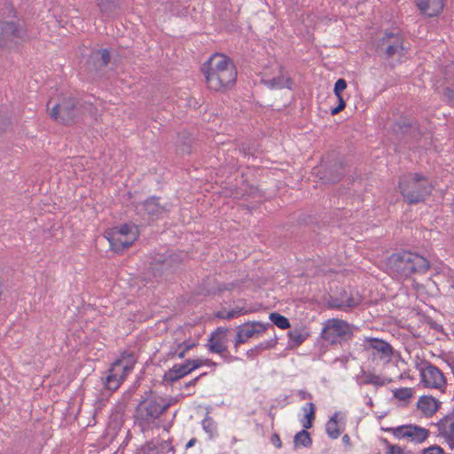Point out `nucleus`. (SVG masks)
<instances>
[{
	"mask_svg": "<svg viewBox=\"0 0 454 454\" xmlns=\"http://www.w3.org/2000/svg\"><path fill=\"white\" fill-rule=\"evenodd\" d=\"M393 434L400 439H409L411 442L421 443L429 436V431L415 425L400 426L393 429Z\"/></svg>",
	"mask_w": 454,
	"mask_h": 454,
	"instance_id": "obj_13",
	"label": "nucleus"
},
{
	"mask_svg": "<svg viewBox=\"0 0 454 454\" xmlns=\"http://www.w3.org/2000/svg\"><path fill=\"white\" fill-rule=\"evenodd\" d=\"M196 343L195 342H191V341H184L183 343H180L178 345V348H182L184 350H185L186 352L190 349H192L193 347H195Z\"/></svg>",
	"mask_w": 454,
	"mask_h": 454,
	"instance_id": "obj_37",
	"label": "nucleus"
},
{
	"mask_svg": "<svg viewBox=\"0 0 454 454\" xmlns=\"http://www.w3.org/2000/svg\"><path fill=\"white\" fill-rule=\"evenodd\" d=\"M226 333V329L218 328L215 332L211 333V336L208 339L207 344V347L210 352L222 354L227 349Z\"/></svg>",
	"mask_w": 454,
	"mask_h": 454,
	"instance_id": "obj_15",
	"label": "nucleus"
},
{
	"mask_svg": "<svg viewBox=\"0 0 454 454\" xmlns=\"http://www.w3.org/2000/svg\"><path fill=\"white\" fill-rule=\"evenodd\" d=\"M138 227L134 223H123L105 231L104 237L109 242L110 249L121 254L138 239Z\"/></svg>",
	"mask_w": 454,
	"mask_h": 454,
	"instance_id": "obj_4",
	"label": "nucleus"
},
{
	"mask_svg": "<svg viewBox=\"0 0 454 454\" xmlns=\"http://www.w3.org/2000/svg\"><path fill=\"white\" fill-rule=\"evenodd\" d=\"M255 311H256V309H253V308H248V309H246V308H236L235 309H232L231 311L226 312V313H219L218 317H221V318H223V319L230 320V319L238 317H239L241 315L250 314V313H254Z\"/></svg>",
	"mask_w": 454,
	"mask_h": 454,
	"instance_id": "obj_25",
	"label": "nucleus"
},
{
	"mask_svg": "<svg viewBox=\"0 0 454 454\" xmlns=\"http://www.w3.org/2000/svg\"><path fill=\"white\" fill-rule=\"evenodd\" d=\"M9 12L10 14H12V16H15V11L13 10L12 7H9Z\"/></svg>",
	"mask_w": 454,
	"mask_h": 454,
	"instance_id": "obj_45",
	"label": "nucleus"
},
{
	"mask_svg": "<svg viewBox=\"0 0 454 454\" xmlns=\"http://www.w3.org/2000/svg\"><path fill=\"white\" fill-rule=\"evenodd\" d=\"M309 336V333L301 329H294L288 333L290 346L297 348L301 345Z\"/></svg>",
	"mask_w": 454,
	"mask_h": 454,
	"instance_id": "obj_22",
	"label": "nucleus"
},
{
	"mask_svg": "<svg viewBox=\"0 0 454 454\" xmlns=\"http://www.w3.org/2000/svg\"><path fill=\"white\" fill-rule=\"evenodd\" d=\"M51 104V101L48 104L49 114L52 120L59 122H67L81 114L79 102L71 97H61L50 107Z\"/></svg>",
	"mask_w": 454,
	"mask_h": 454,
	"instance_id": "obj_7",
	"label": "nucleus"
},
{
	"mask_svg": "<svg viewBox=\"0 0 454 454\" xmlns=\"http://www.w3.org/2000/svg\"><path fill=\"white\" fill-rule=\"evenodd\" d=\"M343 419L344 415L341 412L337 411L326 422L325 431L331 439H337L340 435L341 430L340 428L339 422Z\"/></svg>",
	"mask_w": 454,
	"mask_h": 454,
	"instance_id": "obj_19",
	"label": "nucleus"
},
{
	"mask_svg": "<svg viewBox=\"0 0 454 454\" xmlns=\"http://www.w3.org/2000/svg\"><path fill=\"white\" fill-rule=\"evenodd\" d=\"M434 185L427 176L419 173H409L399 180V190L409 204L424 202L430 195Z\"/></svg>",
	"mask_w": 454,
	"mask_h": 454,
	"instance_id": "obj_2",
	"label": "nucleus"
},
{
	"mask_svg": "<svg viewBox=\"0 0 454 454\" xmlns=\"http://www.w3.org/2000/svg\"><path fill=\"white\" fill-rule=\"evenodd\" d=\"M342 442H343V444H344L345 446H347V447H348V448H350V447H351V445H352V443H351V439H350V437H349V435H348V434H344V435L342 436Z\"/></svg>",
	"mask_w": 454,
	"mask_h": 454,
	"instance_id": "obj_38",
	"label": "nucleus"
},
{
	"mask_svg": "<svg viewBox=\"0 0 454 454\" xmlns=\"http://www.w3.org/2000/svg\"><path fill=\"white\" fill-rule=\"evenodd\" d=\"M352 335V327L345 320L330 318L323 324L321 338L331 345L340 344Z\"/></svg>",
	"mask_w": 454,
	"mask_h": 454,
	"instance_id": "obj_6",
	"label": "nucleus"
},
{
	"mask_svg": "<svg viewBox=\"0 0 454 454\" xmlns=\"http://www.w3.org/2000/svg\"><path fill=\"white\" fill-rule=\"evenodd\" d=\"M266 325L261 322H247L238 327L236 335V346L246 342L254 335H259L266 331Z\"/></svg>",
	"mask_w": 454,
	"mask_h": 454,
	"instance_id": "obj_14",
	"label": "nucleus"
},
{
	"mask_svg": "<svg viewBox=\"0 0 454 454\" xmlns=\"http://www.w3.org/2000/svg\"><path fill=\"white\" fill-rule=\"evenodd\" d=\"M154 205V201L153 200H148L146 201L145 203V207H146V210L149 212V214L152 213L150 207H153Z\"/></svg>",
	"mask_w": 454,
	"mask_h": 454,
	"instance_id": "obj_42",
	"label": "nucleus"
},
{
	"mask_svg": "<svg viewBox=\"0 0 454 454\" xmlns=\"http://www.w3.org/2000/svg\"><path fill=\"white\" fill-rule=\"evenodd\" d=\"M419 11L428 16H437L444 7V0H416Z\"/></svg>",
	"mask_w": 454,
	"mask_h": 454,
	"instance_id": "obj_18",
	"label": "nucleus"
},
{
	"mask_svg": "<svg viewBox=\"0 0 454 454\" xmlns=\"http://www.w3.org/2000/svg\"><path fill=\"white\" fill-rule=\"evenodd\" d=\"M201 72L207 88L214 92H226L237 82L238 71L233 61L225 54L214 53L203 64Z\"/></svg>",
	"mask_w": 454,
	"mask_h": 454,
	"instance_id": "obj_1",
	"label": "nucleus"
},
{
	"mask_svg": "<svg viewBox=\"0 0 454 454\" xmlns=\"http://www.w3.org/2000/svg\"><path fill=\"white\" fill-rule=\"evenodd\" d=\"M364 384L373 385L377 387H383L386 384L391 382L390 379H387L382 375L375 374L372 372H365L364 375Z\"/></svg>",
	"mask_w": 454,
	"mask_h": 454,
	"instance_id": "obj_23",
	"label": "nucleus"
},
{
	"mask_svg": "<svg viewBox=\"0 0 454 454\" xmlns=\"http://www.w3.org/2000/svg\"><path fill=\"white\" fill-rule=\"evenodd\" d=\"M379 46L387 58L401 57L404 54L403 39L400 34L387 33L380 39Z\"/></svg>",
	"mask_w": 454,
	"mask_h": 454,
	"instance_id": "obj_12",
	"label": "nucleus"
},
{
	"mask_svg": "<svg viewBox=\"0 0 454 454\" xmlns=\"http://www.w3.org/2000/svg\"><path fill=\"white\" fill-rule=\"evenodd\" d=\"M138 454H158V450L154 445L147 443L141 448Z\"/></svg>",
	"mask_w": 454,
	"mask_h": 454,
	"instance_id": "obj_32",
	"label": "nucleus"
},
{
	"mask_svg": "<svg viewBox=\"0 0 454 454\" xmlns=\"http://www.w3.org/2000/svg\"><path fill=\"white\" fill-rule=\"evenodd\" d=\"M388 265L395 272L405 278L414 273H425L430 267L425 257L408 251L393 254L388 259Z\"/></svg>",
	"mask_w": 454,
	"mask_h": 454,
	"instance_id": "obj_3",
	"label": "nucleus"
},
{
	"mask_svg": "<svg viewBox=\"0 0 454 454\" xmlns=\"http://www.w3.org/2000/svg\"><path fill=\"white\" fill-rule=\"evenodd\" d=\"M346 107V102L343 98H338V105L331 110V114L335 115Z\"/></svg>",
	"mask_w": 454,
	"mask_h": 454,
	"instance_id": "obj_33",
	"label": "nucleus"
},
{
	"mask_svg": "<svg viewBox=\"0 0 454 454\" xmlns=\"http://www.w3.org/2000/svg\"><path fill=\"white\" fill-rule=\"evenodd\" d=\"M347 89V82L340 78L338 79L334 84L333 92L337 98H343L342 92Z\"/></svg>",
	"mask_w": 454,
	"mask_h": 454,
	"instance_id": "obj_29",
	"label": "nucleus"
},
{
	"mask_svg": "<svg viewBox=\"0 0 454 454\" xmlns=\"http://www.w3.org/2000/svg\"><path fill=\"white\" fill-rule=\"evenodd\" d=\"M444 95L448 98L449 103L450 105L454 106V91L450 88H446L445 91H444Z\"/></svg>",
	"mask_w": 454,
	"mask_h": 454,
	"instance_id": "obj_36",
	"label": "nucleus"
},
{
	"mask_svg": "<svg viewBox=\"0 0 454 454\" xmlns=\"http://www.w3.org/2000/svg\"><path fill=\"white\" fill-rule=\"evenodd\" d=\"M301 410L304 412V416L301 419V426L304 429H309L312 427L316 419L315 404L313 403H308L302 406Z\"/></svg>",
	"mask_w": 454,
	"mask_h": 454,
	"instance_id": "obj_21",
	"label": "nucleus"
},
{
	"mask_svg": "<svg viewBox=\"0 0 454 454\" xmlns=\"http://www.w3.org/2000/svg\"><path fill=\"white\" fill-rule=\"evenodd\" d=\"M358 301L357 300H355L353 298L351 299H348L347 301H346V305L348 306V307H355L358 304Z\"/></svg>",
	"mask_w": 454,
	"mask_h": 454,
	"instance_id": "obj_40",
	"label": "nucleus"
},
{
	"mask_svg": "<svg viewBox=\"0 0 454 454\" xmlns=\"http://www.w3.org/2000/svg\"><path fill=\"white\" fill-rule=\"evenodd\" d=\"M422 454H445L444 450L442 448H441L440 446L438 445H432V446H429L428 448H426Z\"/></svg>",
	"mask_w": 454,
	"mask_h": 454,
	"instance_id": "obj_31",
	"label": "nucleus"
},
{
	"mask_svg": "<svg viewBox=\"0 0 454 454\" xmlns=\"http://www.w3.org/2000/svg\"><path fill=\"white\" fill-rule=\"evenodd\" d=\"M385 442L387 444V451L385 454H408L401 446L390 444L387 441H385Z\"/></svg>",
	"mask_w": 454,
	"mask_h": 454,
	"instance_id": "obj_30",
	"label": "nucleus"
},
{
	"mask_svg": "<svg viewBox=\"0 0 454 454\" xmlns=\"http://www.w3.org/2000/svg\"><path fill=\"white\" fill-rule=\"evenodd\" d=\"M215 365H216V363H215L209 359V364L207 366H215Z\"/></svg>",
	"mask_w": 454,
	"mask_h": 454,
	"instance_id": "obj_46",
	"label": "nucleus"
},
{
	"mask_svg": "<svg viewBox=\"0 0 454 454\" xmlns=\"http://www.w3.org/2000/svg\"><path fill=\"white\" fill-rule=\"evenodd\" d=\"M27 37V29L18 21H0V48L18 44L20 42H24Z\"/></svg>",
	"mask_w": 454,
	"mask_h": 454,
	"instance_id": "obj_8",
	"label": "nucleus"
},
{
	"mask_svg": "<svg viewBox=\"0 0 454 454\" xmlns=\"http://www.w3.org/2000/svg\"><path fill=\"white\" fill-rule=\"evenodd\" d=\"M167 407L155 398L144 400L137 409V419L145 422L153 421L164 412Z\"/></svg>",
	"mask_w": 454,
	"mask_h": 454,
	"instance_id": "obj_10",
	"label": "nucleus"
},
{
	"mask_svg": "<svg viewBox=\"0 0 454 454\" xmlns=\"http://www.w3.org/2000/svg\"><path fill=\"white\" fill-rule=\"evenodd\" d=\"M439 435L445 438L448 445L454 448V417H445L436 424Z\"/></svg>",
	"mask_w": 454,
	"mask_h": 454,
	"instance_id": "obj_16",
	"label": "nucleus"
},
{
	"mask_svg": "<svg viewBox=\"0 0 454 454\" xmlns=\"http://www.w3.org/2000/svg\"><path fill=\"white\" fill-rule=\"evenodd\" d=\"M269 317L275 325L282 330H286L290 327L288 318L279 313L272 312L270 314Z\"/></svg>",
	"mask_w": 454,
	"mask_h": 454,
	"instance_id": "obj_26",
	"label": "nucleus"
},
{
	"mask_svg": "<svg viewBox=\"0 0 454 454\" xmlns=\"http://www.w3.org/2000/svg\"><path fill=\"white\" fill-rule=\"evenodd\" d=\"M440 405L441 403L432 395H422L417 402L418 410L426 417L433 416Z\"/></svg>",
	"mask_w": 454,
	"mask_h": 454,
	"instance_id": "obj_17",
	"label": "nucleus"
},
{
	"mask_svg": "<svg viewBox=\"0 0 454 454\" xmlns=\"http://www.w3.org/2000/svg\"><path fill=\"white\" fill-rule=\"evenodd\" d=\"M189 373L190 372L185 363L183 364H175L171 369L165 372L164 380L169 382H175Z\"/></svg>",
	"mask_w": 454,
	"mask_h": 454,
	"instance_id": "obj_20",
	"label": "nucleus"
},
{
	"mask_svg": "<svg viewBox=\"0 0 454 454\" xmlns=\"http://www.w3.org/2000/svg\"><path fill=\"white\" fill-rule=\"evenodd\" d=\"M299 395H300L301 400L311 399L312 398L311 394L309 393V392H306V391H300L299 392Z\"/></svg>",
	"mask_w": 454,
	"mask_h": 454,
	"instance_id": "obj_39",
	"label": "nucleus"
},
{
	"mask_svg": "<svg viewBox=\"0 0 454 454\" xmlns=\"http://www.w3.org/2000/svg\"><path fill=\"white\" fill-rule=\"evenodd\" d=\"M185 364L188 367L189 372L195 371L196 369L209 364V359H188L185 361Z\"/></svg>",
	"mask_w": 454,
	"mask_h": 454,
	"instance_id": "obj_28",
	"label": "nucleus"
},
{
	"mask_svg": "<svg viewBox=\"0 0 454 454\" xmlns=\"http://www.w3.org/2000/svg\"><path fill=\"white\" fill-rule=\"evenodd\" d=\"M200 377H196L194 378L193 380H192L191 381H189L188 383L185 384V387H193L196 385L198 380H199Z\"/></svg>",
	"mask_w": 454,
	"mask_h": 454,
	"instance_id": "obj_41",
	"label": "nucleus"
},
{
	"mask_svg": "<svg viewBox=\"0 0 454 454\" xmlns=\"http://www.w3.org/2000/svg\"><path fill=\"white\" fill-rule=\"evenodd\" d=\"M392 392L395 398L403 402L409 401L414 393L411 387L395 388Z\"/></svg>",
	"mask_w": 454,
	"mask_h": 454,
	"instance_id": "obj_27",
	"label": "nucleus"
},
{
	"mask_svg": "<svg viewBox=\"0 0 454 454\" xmlns=\"http://www.w3.org/2000/svg\"><path fill=\"white\" fill-rule=\"evenodd\" d=\"M136 364L137 360L133 352H121L120 356L112 364L109 374L106 379V387L112 391H115L133 371Z\"/></svg>",
	"mask_w": 454,
	"mask_h": 454,
	"instance_id": "obj_5",
	"label": "nucleus"
},
{
	"mask_svg": "<svg viewBox=\"0 0 454 454\" xmlns=\"http://www.w3.org/2000/svg\"><path fill=\"white\" fill-rule=\"evenodd\" d=\"M364 348L370 351L372 360L380 361L382 364H387L393 356V348L391 345L380 339L367 338L364 340Z\"/></svg>",
	"mask_w": 454,
	"mask_h": 454,
	"instance_id": "obj_9",
	"label": "nucleus"
},
{
	"mask_svg": "<svg viewBox=\"0 0 454 454\" xmlns=\"http://www.w3.org/2000/svg\"><path fill=\"white\" fill-rule=\"evenodd\" d=\"M197 440L195 438H192L187 443H186V449L192 448L196 443Z\"/></svg>",
	"mask_w": 454,
	"mask_h": 454,
	"instance_id": "obj_43",
	"label": "nucleus"
},
{
	"mask_svg": "<svg viewBox=\"0 0 454 454\" xmlns=\"http://www.w3.org/2000/svg\"><path fill=\"white\" fill-rule=\"evenodd\" d=\"M270 442L271 443L276 447V448H281L282 447V442H281V439L279 437V435L278 434H273L270 437Z\"/></svg>",
	"mask_w": 454,
	"mask_h": 454,
	"instance_id": "obj_35",
	"label": "nucleus"
},
{
	"mask_svg": "<svg viewBox=\"0 0 454 454\" xmlns=\"http://www.w3.org/2000/svg\"><path fill=\"white\" fill-rule=\"evenodd\" d=\"M186 353L187 352L185 350L182 349V351H180L177 355L178 358L183 359L185 356Z\"/></svg>",
	"mask_w": 454,
	"mask_h": 454,
	"instance_id": "obj_44",
	"label": "nucleus"
},
{
	"mask_svg": "<svg viewBox=\"0 0 454 454\" xmlns=\"http://www.w3.org/2000/svg\"><path fill=\"white\" fill-rule=\"evenodd\" d=\"M420 381L426 387L440 391H443L447 384L443 373L433 364H427L420 370Z\"/></svg>",
	"mask_w": 454,
	"mask_h": 454,
	"instance_id": "obj_11",
	"label": "nucleus"
},
{
	"mask_svg": "<svg viewBox=\"0 0 454 454\" xmlns=\"http://www.w3.org/2000/svg\"><path fill=\"white\" fill-rule=\"evenodd\" d=\"M308 429H302L294 435V443L296 448L309 447L312 444V439Z\"/></svg>",
	"mask_w": 454,
	"mask_h": 454,
	"instance_id": "obj_24",
	"label": "nucleus"
},
{
	"mask_svg": "<svg viewBox=\"0 0 454 454\" xmlns=\"http://www.w3.org/2000/svg\"><path fill=\"white\" fill-rule=\"evenodd\" d=\"M101 58V65L106 66L110 61V54L106 49L98 51V52Z\"/></svg>",
	"mask_w": 454,
	"mask_h": 454,
	"instance_id": "obj_34",
	"label": "nucleus"
}]
</instances>
